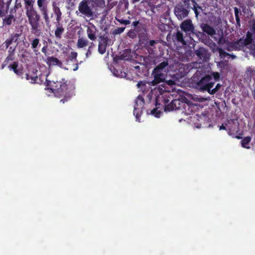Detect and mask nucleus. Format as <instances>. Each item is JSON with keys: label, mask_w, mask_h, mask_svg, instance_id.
<instances>
[{"label": "nucleus", "mask_w": 255, "mask_h": 255, "mask_svg": "<svg viewBox=\"0 0 255 255\" xmlns=\"http://www.w3.org/2000/svg\"><path fill=\"white\" fill-rule=\"evenodd\" d=\"M219 53L221 58L225 57L226 55H229L232 57L233 59L236 57L235 55L229 54L221 48L219 49Z\"/></svg>", "instance_id": "obj_25"}, {"label": "nucleus", "mask_w": 255, "mask_h": 255, "mask_svg": "<svg viewBox=\"0 0 255 255\" xmlns=\"http://www.w3.org/2000/svg\"><path fill=\"white\" fill-rule=\"evenodd\" d=\"M55 89L54 90L56 92L59 93L62 90V85L61 82H57V85L55 86Z\"/></svg>", "instance_id": "obj_34"}, {"label": "nucleus", "mask_w": 255, "mask_h": 255, "mask_svg": "<svg viewBox=\"0 0 255 255\" xmlns=\"http://www.w3.org/2000/svg\"><path fill=\"white\" fill-rule=\"evenodd\" d=\"M41 12H42V15H43V17H44V18L45 19L46 24L48 25L49 24L50 21H49V18L48 17V15L47 10L42 11Z\"/></svg>", "instance_id": "obj_30"}, {"label": "nucleus", "mask_w": 255, "mask_h": 255, "mask_svg": "<svg viewBox=\"0 0 255 255\" xmlns=\"http://www.w3.org/2000/svg\"><path fill=\"white\" fill-rule=\"evenodd\" d=\"M192 2H193V4L197 3L195 1V0H191Z\"/></svg>", "instance_id": "obj_51"}, {"label": "nucleus", "mask_w": 255, "mask_h": 255, "mask_svg": "<svg viewBox=\"0 0 255 255\" xmlns=\"http://www.w3.org/2000/svg\"><path fill=\"white\" fill-rule=\"evenodd\" d=\"M13 19V16L12 15H9L4 19V22L7 25H10L11 24Z\"/></svg>", "instance_id": "obj_28"}, {"label": "nucleus", "mask_w": 255, "mask_h": 255, "mask_svg": "<svg viewBox=\"0 0 255 255\" xmlns=\"http://www.w3.org/2000/svg\"><path fill=\"white\" fill-rule=\"evenodd\" d=\"M109 40V39L108 37H105L104 36L100 37L98 44V51L100 54H103L105 53Z\"/></svg>", "instance_id": "obj_8"}, {"label": "nucleus", "mask_w": 255, "mask_h": 255, "mask_svg": "<svg viewBox=\"0 0 255 255\" xmlns=\"http://www.w3.org/2000/svg\"><path fill=\"white\" fill-rule=\"evenodd\" d=\"M78 10L81 14L80 16L92 19L95 11L92 0H82L79 4Z\"/></svg>", "instance_id": "obj_1"}, {"label": "nucleus", "mask_w": 255, "mask_h": 255, "mask_svg": "<svg viewBox=\"0 0 255 255\" xmlns=\"http://www.w3.org/2000/svg\"><path fill=\"white\" fill-rule=\"evenodd\" d=\"M143 104V99L142 98L138 97L135 101V106L134 108V114L136 113V118L137 120L140 117V115L138 114V113L140 111V108L142 107Z\"/></svg>", "instance_id": "obj_13"}, {"label": "nucleus", "mask_w": 255, "mask_h": 255, "mask_svg": "<svg viewBox=\"0 0 255 255\" xmlns=\"http://www.w3.org/2000/svg\"><path fill=\"white\" fill-rule=\"evenodd\" d=\"M196 55L203 61H207L210 58V54L207 50L203 47H200L196 50Z\"/></svg>", "instance_id": "obj_10"}, {"label": "nucleus", "mask_w": 255, "mask_h": 255, "mask_svg": "<svg viewBox=\"0 0 255 255\" xmlns=\"http://www.w3.org/2000/svg\"><path fill=\"white\" fill-rule=\"evenodd\" d=\"M247 75L248 77L255 79V68H249L247 71Z\"/></svg>", "instance_id": "obj_23"}, {"label": "nucleus", "mask_w": 255, "mask_h": 255, "mask_svg": "<svg viewBox=\"0 0 255 255\" xmlns=\"http://www.w3.org/2000/svg\"><path fill=\"white\" fill-rule=\"evenodd\" d=\"M151 75L153 77V80L149 83L151 86H155L162 82H165L166 74L152 70Z\"/></svg>", "instance_id": "obj_5"}, {"label": "nucleus", "mask_w": 255, "mask_h": 255, "mask_svg": "<svg viewBox=\"0 0 255 255\" xmlns=\"http://www.w3.org/2000/svg\"><path fill=\"white\" fill-rule=\"evenodd\" d=\"M45 50L44 48H43L42 49V51L43 52H45Z\"/></svg>", "instance_id": "obj_54"}, {"label": "nucleus", "mask_w": 255, "mask_h": 255, "mask_svg": "<svg viewBox=\"0 0 255 255\" xmlns=\"http://www.w3.org/2000/svg\"><path fill=\"white\" fill-rule=\"evenodd\" d=\"M47 63L49 66L58 65L61 66L62 63L56 58L49 57L47 59Z\"/></svg>", "instance_id": "obj_17"}, {"label": "nucleus", "mask_w": 255, "mask_h": 255, "mask_svg": "<svg viewBox=\"0 0 255 255\" xmlns=\"http://www.w3.org/2000/svg\"><path fill=\"white\" fill-rule=\"evenodd\" d=\"M89 43L87 39L84 37H79L77 42V47L78 48H83L87 47Z\"/></svg>", "instance_id": "obj_16"}, {"label": "nucleus", "mask_w": 255, "mask_h": 255, "mask_svg": "<svg viewBox=\"0 0 255 255\" xmlns=\"http://www.w3.org/2000/svg\"><path fill=\"white\" fill-rule=\"evenodd\" d=\"M29 24L31 26L32 32L34 35L38 36L41 32L39 29L40 16L34 9L26 11Z\"/></svg>", "instance_id": "obj_3"}, {"label": "nucleus", "mask_w": 255, "mask_h": 255, "mask_svg": "<svg viewBox=\"0 0 255 255\" xmlns=\"http://www.w3.org/2000/svg\"><path fill=\"white\" fill-rule=\"evenodd\" d=\"M196 34L199 38H202L203 36V33L201 32H196Z\"/></svg>", "instance_id": "obj_43"}, {"label": "nucleus", "mask_w": 255, "mask_h": 255, "mask_svg": "<svg viewBox=\"0 0 255 255\" xmlns=\"http://www.w3.org/2000/svg\"><path fill=\"white\" fill-rule=\"evenodd\" d=\"M137 22H133V25H134V26H136V24H137Z\"/></svg>", "instance_id": "obj_55"}, {"label": "nucleus", "mask_w": 255, "mask_h": 255, "mask_svg": "<svg viewBox=\"0 0 255 255\" xmlns=\"http://www.w3.org/2000/svg\"><path fill=\"white\" fill-rule=\"evenodd\" d=\"M3 12L0 9V17L2 16Z\"/></svg>", "instance_id": "obj_49"}, {"label": "nucleus", "mask_w": 255, "mask_h": 255, "mask_svg": "<svg viewBox=\"0 0 255 255\" xmlns=\"http://www.w3.org/2000/svg\"><path fill=\"white\" fill-rule=\"evenodd\" d=\"M220 87H221V85L219 84H218L216 85L215 88H214L212 90L210 89V93H209L211 94H215L219 90V89L220 88Z\"/></svg>", "instance_id": "obj_36"}, {"label": "nucleus", "mask_w": 255, "mask_h": 255, "mask_svg": "<svg viewBox=\"0 0 255 255\" xmlns=\"http://www.w3.org/2000/svg\"><path fill=\"white\" fill-rule=\"evenodd\" d=\"M220 75L217 72H213L212 76L206 75L202 78L200 81L197 82L198 87L203 90H207L210 93V89L213 86L215 81L219 79Z\"/></svg>", "instance_id": "obj_2"}, {"label": "nucleus", "mask_w": 255, "mask_h": 255, "mask_svg": "<svg viewBox=\"0 0 255 255\" xmlns=\"http://www.w3.org/2000/svg\"><path fill=\"white\" fill-rule=\"evenodd\" d=\"M235 17H236V19L237 21V24L239 26H240V19H239V15H235Z\"/></svg>", "instance_id": "obj_42"}, {"label": "nucleus", "mask_w": 255, "mask_h": 255, "mask_svg": "<svg viewBox=\"0 0 255 255\" xmlns=\"http://www.w3.org/2000/svg\"><path fill=\"white\" fill-rule=\"evenodd\" d=\"M169 102V100H168V99H164V104H167Z\"/></svg>", "instance_id": "obj_47"}, {"label": "nucleus", "mask_w": 255, "mask_h": 255, "mask_svg": "<svg viewBox=\"0 0 255 255\" xmlns=\"http://www.w3.org/2000/svg\"><path fill=\"white\" fill-rule=\"evenodd\" d=\"M19 37V35L18 33L11 35V36L3 43V45L7 48L13 42H16Z\"/></svg>", "instance_id": "obj_15"}, {"label": "nucleus", "mask_w": 255, "mask_h": 255, "mask_svg": "<svg viewBox=\"0 0 255 255\" xmlns=\"http://www.w3.org/2000/svg\"><path fill=\"white\" fill-rule=\"evenodd\" d=\"M174 13L178 19L181 20L188 15V11L182 6H179L175 8Z\"/></svg>", "instance_id": "obj_9"}, {"label": "nucleus", "mask_w": 255, "mask_h": 255, "mask_svg": "<svg viewBox=\"0 0 255 255\" xmlns=\"http://www.w3.org/2000/svg\"><path fill=\"white\" fill-rule=\"evenodd\" d=\"M92 3H94V7L95 5L97 7H103L105 5V0H92Z\"/></svg>", "instance_id": "obj_21"}, {"label": "nucleus", "mask_w": 255, "mask_h": 255, "mask_svg": "<svg viewBox=\"0 0 255 255\" xmlns=\"http://www.w3.org/2000/svg\"><path fill=\"white\" fill-rule=\"evenodd\" d=\"M201 26L204 32H206L212 37L216 34V30L209 25L207 24H202Z\"/></svg>", "instance_id": "obj_14"}, {"label": "nucleus", "mask_w": 255, "mask_h": 255, "mask_svg": "<svg viewBox=\"0 0 255 255\" xmlns=\"http://www.w3.org/2000/svg\"><path fill=\"white\" fill-rule=\"evenodd\" d=\"M44 0H37V5L41 12L47 10V6L43 3Z\"/></svg>", "instance_id": "obj_24"}, {"label": "nucleus", "mask_w": 255, "mask_h": 255, "mask_svg": "<svg viewBox=\"0 0 255 255\" xmlns=\"http://www.w3.org/2000/svg\"><path fill=\"white\" fill-rule=\"evenodd\" d=\"M221 40H222V37H220L219 39V43H221Z\"/></svg>", "instance_id": "obj_53"}, {"label": "nucleus", "mask_w": 255, "mask_h": 255, "mask_svg": "<svg viewBox=\"0 0 255 255\" xmlns=\"http://www.w3.org/2000/svg\"><path fill=\"white\" fill-rule=\"evenodd\" d=\"M193 5V9L195 13L196 14V15L197 16L198 14H199V13L198 12V9L196 8V5H198V4L197 3H195V4H194Z\"/></svg>", "instance_id": "obj_38"}, {"label": "nucleus", "mask_w": 255, "mask_h": 255, "mask_svg": "<svg viewBox=\"0 0 255 255\" xmlns=\"http://www.w3.org/2000/svg\"><path fill=\"white\" fill-rule=\"evenodd\" d=\"M77 53H75L74 54V57H76L77 56Z\"/></svg>", "instance_id": "obj_56"}, {"label": "nucleus", "mask_w": 255, "mask_h": 255, "mask_svg": "<svg viewBox=\"0 0 255 255\" xmlns=\"http://www.w3.org/2000/svg\"><path fill=\"white\" fill-rule=\"evenodd\" d=\"M195 76L193 77V80L195 81V80H194V79H195Z\"/></svg>", "instance_id": "obj_60"}, {"label": "nucleus", "mask_w": 255, "mask_h": 255, "mask_svg": "<svg viewBox=\"0 0 255 255\" xmlns=\"http://www.w3.org/2000/svg\"><path fill=\"white\" fill-rule=\"evenodd\" d=\"M251 140V138L250 136L245 137L242 141V147L246 148H250V146H248Z\"/></svg>", "instance_id": "obj_20"}, {"label": "nucleus", "mask_w": 255, "mask_h": 255, "mask_svg": "<svg viewBox=\"0 0 255 255\" xmlns=\"http://www.w3.org/2000/svg\"><path fill=\"white\" fill-rule=\"evenodd\" d=\"M139 0H132V2H133V3H135V2H136L138 1Z\"/></svg>", "instance_id": "obj_50"}, {"label": "nucleus", "mask_w": 255, "mask_h": 255, "mask_svg": "<svg viewBox=\"0 0 255 255\" xmlns=\"http://www.w3.org/2000/svg\"><path fill=\"white\" fill-rule=\"evenodd\" d=\"M94 46V44L93 42L91 43L90 45L88 47V48L87 50V52L86 53V58H88L89 56H90L92 54V50Z\"/></svg>", "instance_id": "obj_29"}, {"label": "nucleus", "mask_w": 255, "mask_h": 255, "mask_svg": "<svg viewBox=\"0 0 255 255\" xmlns=\"http://www.w3.org/2000/svg\"><path fill=\"white\" fill-rule=\"evenodd\" d=\"M55 13L56 14V21L57 23H59L61 19V12L59 8H57L55 10Z\"/></svg>", "instance_id": "obj_27"}, {"label": "nucleus", "mask_w": 255, "mask_h": 255, "mask_svg": "<svg viewBox=\"0 0 255 255\" xmlns=\"http://www.w3.org/2000/svg\"><path fill=\"white\" fill-rule=\"evenodd\" d=\"M177 40L183 44H185V41L183 39V34L180 31H177L176 33Z\"/></svg>", "instance_id": "obj_26"}, {"label": "nucleus", "mask_w": 255, "mask_h": 255, "mask_svg": "<svg viewBox=\"0 0 255 255\" xmlns=\"http://www.w3.org/2000/svg\"><path fill=\"white\" fill-rule=\"evenodd\" d=\"M61 102H62L63 103H64V102H65V100H61Z\"/></svg>", "instance_id": "obj_57"}, {"label": "nucleus", "mask_w": 255, "mask_h": 255, "mask_svg": "<svg viewBox=\"0 0 255 255\" xmlns=\"http://www.w3.org/2000/svg\"><path fill=\"white\" fill-rule=\"evenodd\" d=\"M24 7L26 11L33 9L34 1L33 0H24Z\"/></svg>", "instance_id": "obj_19"}, {"label": "nucleus", "mask_w": 255, "mask_h": 255, "mask_svg": "<svg viewBox=\"0 0 255 255\" xmlns=\"http://www.w3.org/2000/svg\"><path fill=\"white\" fill-rule=\"evenodd\" d=\"M117 20L121 24H125V25H128L130 24V21L128 20H124L123 19H117Z\"/></svg>", "instance_id": "obj_35"}, {"label": "nucleus", "mask_w": 255, "mask_h": 255, "mask_svg": "<svg viewBox=\"0 0 255 255\" xmlns=\"http://www.w3.org/2000/svg\"><path fill=\"white\" fill-rule=\"evenodd\" d=\"M153 70L167 74L169 71V63L168 61L165 60L161 62L153 69Z\"/></svg>", "instance_id": "obj_11"}, {"label": "nucleus", "mask_w": 255, "mask_h": 255, "mask_svg": "<svg viewBox=\"0 0 255 255\" xmlns=\"http://www.w3.org/2000/svg\"><path fill=\"white\" fill-rule=\"evenodd\" d=\"M236 138H237L238 139H240L241 137L240 136H237Z\"/></svg>", "instance_id": "obj_58"}, {"label": "nucleus", "mask_w": 255, "mask_h": 255, "mask_svg": "<svg viewBox=\"0 0 255 255\" xmlns=\"http://www.w3.org/2000/svg\"><path fill=\"white\" fill-rule=\"evenodd\" d=\"M193 99L194 100H195L196 101L200 102H202L205 100V99L203 98H202V97H199V98L195 97V98H193Z\"/></svg>", "instance_id": "obj_41"}, {"label": "nucleus", "mask_w": 255, "mask_h": 255, "mask_svg": "<svg viewBox=\"0 0 255 255\" xmlns=\"http://www.w3.org/2000/svg\"><path fill=\"white\" fill-rule=\"evenodd\" d=\"M17 64L16 63H14L11 66V68L13 70L14 73H17V70L16 69L17 68Z\"/></svg>", "instance_id": "obj_37"}, {"label": "nucleus", "mask_w": 255, "mask_h": 255, "mask_svg": "<svg viewBox=\"0 0 255 255\" xmlns=\"http://www.w3.org/2000/svg\"><path fill=\"white\" fill-rule=\"evenodd\" d=\"M125 29V27H118L114 31L113 33L115 34H121L124 32Z\"/></svg>", "instance_id": "obj_33"}, {"label": "nucleus", "mask_w": 255, "mask_h": 255, "mask_svg": "<svg viewBox=\"0 0 255 255\" xmlns=\"http://www.w3.org/2000/svg\"><path fill=\"white\" fill-rule=\"evenodd\" d=\"M39 43V40L38 38H34L31 41V47L33 49V51L36 52L37 51L36 48Z\"/></svg>", "instance_id": "obj_22"}, {"label": "nucleus", "mask_w": 255, "mask_h": 255, "mask_svg": "<svg viewBox=\"0 0 255 255\" xmlns=\"http://www.w3.org/2000/svg\"><path fill=\"white\" fill-rule=\"evenodd\" d=\"M78 69V66L77 64H76V66L75 68H74L73 70L74 71H76Z\"/></svg>", "instance_id": "obj_48"}, {"label": "nucleus", "mask_w": 255, "mask_h": 255, "mask_svg": "<svg viewBox=\"0 0 255 255\" xmlns=\"http://www.w3.org/2000/svg\"><path fill=\"white\" fill-rule=\"evenodd\" d=\"M64 31V28L63 27L62 25L60 23H58L56 25V28L55 31V37L57 38L60 39Z\"/></svg>", "instance_id": "obj_18"}, {"label": "nucleus", "mask_w": 255, "mask_h": 255, "mask_svg": "<svg viewBox=\"0 0 255 255\" xmlns=\"http://www.w3.org/2000/svg\"><path fill=\"white\" fill-rule=\"evenodd\" d=\"M196 8H197V9H198V8H199V9H201V7L200 6H199L198 5H196Z\"/></svg>", "instance_id": "obj_52"}, {"label": "nucleus", "mask_w": 255, "mask_h": 255, "mask_svg": "<svg viewBox=\"0 0 255 255\" xmlns=\"http://www.w3.org/2000/svg\"><path fill=\"white\" fill-rule=\"evenodd\" d=\"M156 43V42L155 40H150L149 41V45L153 46Z\"/></svg>", "instance_id": "obj_44"}, {"label": "nucleus", "mask_w": 255, "mask_h": 255, "mask_svg": "<svg viewBox=\"0 0 255 255\" xmlns=\"http://www.w3.org/2000/svg\"><path fill=\"white\" fill-rule=\"evenodd\" d=\"M183 104V102L179 99L172 100L169 104L165 106V110L166 111H170L178 109Z\"/></svg>", "instance_id": "obj_7"}, {"label": "nucleus", "mask_w": 255, "mask_h": 255, "mask_svg": "<svg viewBox=\"0 0 255 255\" xmlns=\"http://www.w3.org/2000/svg\"><path fill=\"white\" fill-rule=\"evenodd\" d=\"M86 33L89 39L95 41L97 39L96 33L97 29L95 25L92 23H89V25L86 26Z\"/></svg>", "instance_id": "obj_6"}, {"label": "nucleus", "mask_w": 255, "mask_h": 255, "mask_svg": "<svg viewBox=\"0 0 255 255\" xmlns=\"http://www.w3.org/2000/svg\"><path fill=\"white\" fill-rule=\"evenodd\" d=\"M165 82H166L167 83V84H168L169 86H172L175 84L174 81L172 80H167V81L165 80Z\"/></svg>", "instance_id": "obj_40"}, {"label": "nucleus", "mask_w": 255, "mask_h": 255, "mask_svg": "<svg viewBox=\"0 0 255 255\" xmlns=\"http://www.w3.org/2000/svg\"><path fill=\"white\" fill-rule=\"evenodd\" d=\"M180 27L182 30L186 33L192 32L194 33L193 30L194 27L191 20H186L182 22L181 24Z\"/></svg>", "instance_id": "obj_12"}, {"label": "nucleus", "mask_w": 255, "mask_h": 255, "mask_svg": "<svg viewBox=\"0 0 255 255\" xmlns=\"http://www.w3.org/2000/svg\"><path fill=\"white\" fill-rule=\"evenodd\" d=\"M234 10H235V14L239 15V10H238V8L235 7Z\"/></svg>", "instance_id": "obj_45"}, {"label": "nucleus", "mask_w": 255, "mask_h": 255, "mask_svg": "<svg viewBox=\"0 0 255 255\" xmlns=\"http://www.w3.org/2000/svg\"><path fill=\"white\" fill-rule=\"evenodd\" d=\"M251 40V34L248 32L245 39L242 38L235 42L228 43L227 47V50L228 51L240 50L242 47L246 46L249 49V52L251 54V47L250 44Z\"/></svg>", "instance_id": "obj_4"}, {"label": "nucleus", "mask_w": 255, "mask_h": 255, "mask_svg": "<svg viewBox=\"0 0 255 255\" xmlns=\"http://www.w3.org/2000/svg\"><path fill=\"white\" fill-rule=\"evenodd\" d=\"M221 129H226L225 127H224L223 125H222L221 126H220V130H221Z\"/></svg>", "instance_id": "obj_46"}, {"label": "nucleus", "mask_w": 255, "mask_h": 255, "mask_svg": "<svg viewBox=\"0 0 255 255\" xmlns=\"http://www.w3.org/2000/svg\"><path fill=\"white\" fill-rule=\"evenodd\" d=\"M160 112L157 111L156 109L153 110L151 111V114L153 115H154L155 117H159V116L158 115V114H159Z\"/></svg>", "instance_id": "obj_39"}, {"label": "nucleus", "mask_w": 255, "mask_h": 255, "mask_svg": "<svg viewBox=\"0 0 255 255\" xmlns=\"http://www.w3.org/2000/svg\"><path fill=\"white\" fill-rule=\"evenodd\" d=\"M184 0V2H185L186 1H188L189 0Z\"/></svg>", "instance_id": "obj_59"}, {"label": "nucleus", "mask_w": 255, "mask_h": 255, "mask_svg": "<svg viewBox=\"0 0 255 255\" xmlns=\"http://www.w3.org/2000/svg\"><path fill=\"white\" fill-rule=\"evenodd\" d=\"M146 82L144 81H139L137 84V87L138 88L142 90H144V87L146 86Z\"/></svg>", "instance_id": "obj_31"}, {"label": "nucleus", "mask_w": 255, "mask_h": 255, "mask_svg": "<svg viewBox=\"0 0 255 255\" xmlns=\"http://www.w3.org/2000/svg\"><path fill=\"white\" fill-rule=\"evenodd\" d=\"M37 78V76H32L29 75V74L26 75V79L28 80H30L31 83H34Z\"/></svg>", "instance_id": "obj_32"}]
</instances>
